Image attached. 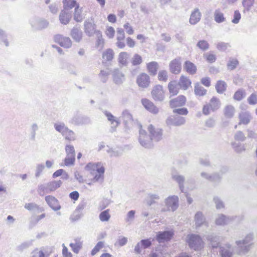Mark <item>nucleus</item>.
<instances>
[{
    "label": "nucleus",
    "mask_w": 257,
    "mask_h": 257,
    "mask_svg": "<svg viewBox=\"0 0 257 257\" xmlns=\"http://www.w3.org/2000/svg\"><path fill=\"white\" fill-rule=\"evenodd\" d=\"M126 43L128 47L133 48L135 46V41L130 37H128L126 39Z\"/></svg>",
    "instance_id": "59"
},
{
    "label": "nucleus",
    "mask_w": 257,
    "mask_h": 257,
    "mask_svg": "<svg viewBox=\"0 0 257 257\" xmlns=\"http://www.w3.org/2000/svg\"><path fill=\"white\" fill-rule=\"evenodd\" d=\"M110 218L109 214V210L107 209L104 211L101 212L99 214V219L101 221H107Z\"/></svg>",
    "instance_id": "40"
},
{
    "label": "nucleus",
    "mask_w": 257,
    "mask_h": 257,
    "mask_svg": "<svg viewBox=\"0 0 257 257\" xmlns=\"http://www.w3.org/2000/svg\"><path fill=\"white\" fill-rule=\"evenodd\" d=\"M254 0H243V5L246 8H249L254 3Z\"/></svg>",
    "instance_id": "56"
},
{
    "label": "nucleus",
    "mask_w": 257,
    "mask_h": 257,
    "mask_svg": "<svg viewBox=\"0 0 257 257\" xmlns=\"http://www.w3.org/2000/svg\"><path fill=\"white\" fill-rule=\"evenodd\" d=\"M123 27L125 29L126 32L128 35H132L134 34V30L129 23H127L124 24Z\"/></svg>",
    "instance_id": "53"
},
{
    "label": "nucleus",
    "mask_w": 257,
    "mask_h": 257,
    "mask_svg": "<svg viewBox=\"0 0 257 257\" xmlns=\"http://www.w3.org/2000/svg\"><path fill=\"white\" fill-rule=\"evenodd\" d=\"M215 111L214 109H213L208 104H206L204 105H203L202 108V112L205 115H209L211 111Z\"/></svg>",
    "instance_id": "46"
},
{
    "label": "nucleus",
    "mask_w": 257,
    "mask_h": 257,
    "mask_svg": "<svg viewBox=\"0 0 257 257\" xmlns=\"http://www.w3.org/2000/svg\"><path fill=\"white\" fill-rule=\"evenodd\" d=\"M143 62V59L141 55L136 54L134 55L131 63L133 66H138L142 64Z\"/></svg>",
    "instance_id": "37"
},
{
    "label": "nucleus",
    "mask_w": 257,
    "mask_h": 257,
    "mask_svg": "<svg viewBox=\"0 0 257 257\" xmlns=\"http://www.w3.org/2000/svg\"><path fill=\"white\" fill-rule=\"evenodd\" d=\"M174 233L172 231H164L159 232L157 236V240L161 242L169 240L173 236Z\"/></svg>",
    "instance_id": "16"
},
{
    "label": "nucleus",
    "mask_w": 257,
    "mask_h": 257,
    "mask_svg": "<svg viewBox=\"0 0 257 257\" xmlns=\"http://www.w3.org/2000/svg\"><path fill=\"white\" fill-rule=\"evenodd\" d=\"M213 109L216 110L219 108L221 105L220 101L218 98L216 96H213L209 102L207 103Z\"/></svg>",
    "instance_id": "24"
},
{
    "label": "nucleus",
    "mask_w": 257,
    "mask_h": 257,
    "mask_svg": "<svg viewBox=\"0 0 257 257\" xmlns=\"http://www.w3.org/2000/svg\"><path fill=\"white\" fill-rule=\"evenodd\" d=\"M86 171L92 176L88 179L87 184L92 185L97 182H102L104 180L105 167L101 162L89 163L85 167Z\"/></svg>",
    "instance_id": "2"
},
{
    "label": "nucleus",
    "mask_w": 257,
    "mask_h": 257,
    "mask_svg": "<svg viewBox=\"0 0 257 257\" xmlns=\"http://www.w3.org/2000/svg\"><path fill=\"white\" fill-rule=\"evenodd\" d=\"M197 46L202 51H206L209 49V44L207 41L202 40L198 42Z\"/></svg>",
    "instance_id": "38"
},
{
    "label": "nucleus",
    "mask_w": 257,
    "mask_h": 257,
    "mask_svg": "<svg viewBox=\"0 0 257 257\" xmlns=\"http://www.w3.org/2000/svg\"><path fill=\"white\" fill-rule=\"evenodd\" d=\"M226 83L222 80H219L216 82L215 88L218 93H223L226 89Z\"/></svg>",
    "instance_id": "26"
},
{
    "label": "nucleus",
    "mask_w": 257,
    "mask_h": 257,
    "mask_svg": "<svg viewBox=\"0 0 257 257\" xmlns=\"http://www.w3.org/2000/svg\"><path fill=\"white\" fill-rule=\"evenodd\" d=\"M226 248L222 247L220 250V255L221 257H231L232 254V251L229 245H227Z\"/></svg>",
    "instance_id": "34"
},
{
    "label": "nucleus",
    "mask_w": 257,
    "mask_h": 257,
    "mask_svg": "<svg viewBox=\"0 0 257 257\" xmlns=\"http://www.w3.org/2000/svg\"><path fill=\"white\" fill-rule=\"evenodd\" d=\"M62 183L60 180L50 182L47 184V189L50 192L54 191L61 186Z\"/></svg>",
    "instance_id": "25"
},
{
    "label": "nucleus",
    "mask_w": 257,
    "mask_h": 257,
    "mask_svg": "<svg viewBox=\"0 0 257 257\" xmlns=\"http://www.w3.org/2000/svg\"><path fill=\"white\" fill-rule=\"evenodd\" d=\"M149 134L142 128L139 131V141L145 148L151 145L152 141L159 142L163 139V131L162 128H156L150 124L147 127Z\"/></svg>",
    "instance_id": "1"
},
{
    "label": "nucleus",
    "mask_w": 257,
    "mask_h": 257,
    "mask_svg": "<svg viewBox=\"0 0 257 257\" xmlns=\"http://www.w3.org/2000/svg\"><path fill=\"white\" fill-rule=\"evenodd\" d=\"M136 82L139 87L147 88L151 83L150 77L147 74L142 73L138 76Z\"/></svg>",
    "instance_id": "5"
},
{
    "label": "nucleus",
    "mask_w": 257,
    "mask_h": 257,
    "mask_svg": "<svg viewBox=\"0 0 257 257\" xmlns=\"http://www.w3.org/2000/svg\"><path fill=\"white\" fill-rule=\"evenodd\" d=\"M226 222V218L225 216L221 215L218 217L216 220V223L217 225H224Z\"/></svg>",
    "instance_id": "51"
},
{
    "label": "nucleus",
    "mask_w": 257,
    "mask_h": 257,
    "mask_svg": "<svg viewBox=\"0 0 257 257\" xmlns=\"http://www.w3.org/2000/svg\"><path fill=\"white\" fill-rule=\"evenodd\" d=\"M241 19V15L238 11H235L233 15V18L232 22L234 24H237Z\"/></svg>",
    "instance_id": "47"
},
{
    "label": "nucleus",
    "mask_w": 257,
    "mask_h": 257,
    "mask_svg": "<svg viewBox=\"0 0 257 257\" xmlns=\"http://www.w3.org/2000/svg\"><path fill=\"white\" fill-rule=\"evenodd\" d=\"M184 69L190 74H194L197 71V67L195 65L189 61H186L185 62Z\"/></svg>",
    "instance_id": "20"
},
{
    "label": "nucleus",
    "mask_w": 257,
    "mask_h": 257,
    "mask_svg": "<svg viewBox=\"0 0 257 257\" xmlns=\"http://www.w3.org/2000/svg\"><path fill=\"white\" fill-rule=\"evenodd\" d=\"M151 95L155 101H162L165 98V90L162 85L157 84L152 89Z\"/></svg>",
    "instance_id": "4"
},
{
    "label": "nucleus",
    "mask_w": 257,
    "mask_h": 257,
    "mask_svg": "<svg viewBox=\"0 0 257 257\" xmlns=\"http://www.w3.org/2000/svg\"><path fill=\"white\" fill-rule=\"evenodd\" d=\"M104 43V40L102 38V36H99V38L96 42V45L97 47H103Z\"/></svg>",
    "instance_id": "61"
},
{
    "label": "nucleus",
    "mask_w": 257,
    "mask_h": 257,
    "mask_svg": "<svg viewBox=\"0 0 257 257\" xmlns=\"http://www.w3.org/2000/svg\"><path fill=\"white\" fill-rule=\"evenodd\" d=\"M139 243L144 248H146L151 245V241L149 239H144L142 240Z\"/></svg>",
    "instance_id": "55"
},
{
    "label": "nucleus",
    "mask_w": 257,
    "mask_h": 257,
    "mask_svg": "<svg viewBox=\"0 0 257 257\" xmlns=\"http://www.w3.org/2000/svg\"><path fill=\"white\" fill-rule=\"evenodd\" d=\"M238 64V61L236 59H230L228 64L227 67L230 70L235 69Z\"/></svg>",
    "instance_id": "45"
},
{
    "label": "nucleus",
    "mask_w": 257,
    "mask_h": 257,
    "mask_svg": "<svg viewBox=\"0 0 257 257\" xmlns=\"http://www.w3.org/2000/svg\"><path fill=\"white\" fill-rule=\"evenodd\" d=\"M238 125H247L251 119V115L248 112H241L238 114Z\"/></svg>",
    "instance_id": "14"
},
{
    "label": "nucleus",
    "mask_w": 257,
    "mask_h": 257,
    "mask_svg": "<svg viewBox=\"0 0 257 257\" xmlns=\"http://www.w3.org/2000/svg\"><path fill=\"white\" fill-rule=\"evenodd\" d=\"M74 19L78 22H81L83 20L82 10L81 9L79 8V6H77V7H76L75 8L74 13Z\"/></svg>",
    "instance_id": "31"
},
{
    "label": "nucleus",
    "mask_w": 257,
    "mask_h": 257,
    "mask_svg": "<svg viewBox=\"0 0 257 257\" xmlns=\"http://www.w3.org/2000/svg\"><path fill=\"white\" fill-rule=\"evenodd\" d=\"M187 241L190 247L195 250L201 249L204 246L203 241L201 237L197 235H189Z\"/></svg>",
    "instance_id": "3"
},
{
    "label": "nucleus",
    "mask_w": 257,
    "mask_h": 257,
    "mask_svg": "<svg viewBox=\"0 0 257 257\" xmlns=\"http://www.w3.org/2000/svg\"><path fill=\"white\" fill-rule=\"evenodd\" d=\"M178 204L177 196H173L168 197L166 200V204L169 210L174 211L176 209Z\"/></svg>",
    "instance_id": "11"
},
{
    "label": "nucleus",
    "mask_w": 257,
    "mask_h": 257,
    "mask_svg": "<svg viewBox=\"0 0 257 257\" xmlns=\"http://www.w3.org/2000/svg\"><path fill=\"white\" fill-rule=\"evenodd\" d=\"M114 53L111 49H107L102 54L103 63H107L111 61L114 58Z\"/></svg>",
    "instance_id": "17"
},
{
    "label": "nucleus",
    "mask_w": 257,
    "mask_h": 257,
    "mask_svg": "<svg viewBox=\"0 0 257 257\" xmlns=\"http://www.w3.org/2000/svg\"><path fill=\"white\" fill-rule=\"evenodd\" d=\"M167 87L171 97L177 95L179 93V90L180 89L178 84H177L175 80H172L169 82Z\"/></svg>",
    "instance_id": "12"
},
{
    "label": "nucleus",
    "mask_w": 257,
    "mask_h": 257,
    "mask_svg": "<svg viewBox=\"0 0 257 257\" xmlns=\"http://www.w3.org/2000/svg\"><path fill=\"white\" fill-rule=\"evenodd\" d=\"M245 96V92L242 89H238L233 95V99L236 101H240Z\"/></svg>",
    "instance_id": "36"
},
{
    "label": "nucleus",
    "mask_w": 257,
    "mask_h": 257,
    "mask_svg": "<svg viewBox=\"0 0 257 257\" xmlns=\"http://www.w3.org/2000/svg\"><path fill=\"white\" fill-rule=\"evenodd\" d=\"M178 84L180 89L186 90L191 87L192 81L189 77L182 75L179 78Z\"/></svg>",
    "instance_id": "8"
},
{
    "label": "nucleus",
    "mask_w": 257,
    "mask_h": 257,
    "mask_svg": "<svg viewBox=\"0 0 257 257\" xmlns=\"http://www.w3.org/2000/svg\"><path fill=\"white\" fill-rule=\"evenodd\" d=\"M174 113H177L181 115H186L188 114V110L186 108H181L175 109L173 110Z\"/></svg>",
    "instance_id": "52"
},
{
    "label": "nucleus",
    "mask_w": 257,
    "mask_h": 257,
    "mask_svg": "<svg viewBox=\"0 0 257 257\" xmlns=\"http://www.w3.org/2000/svg\"><path fill=\"white\" fill-rule=\"evenodd\" d=\"M75 161V156L67 155L64 160L65 165L66 166H70L73 165Z\"/></svg>",
    "instance_id": "44"
},
{
    "label": "nucleus",
    "mask_w": 257,
    "mask_h": 257,
    "mask_svg": "<svg viewBox=\"0 0 257 257\" xmlns=\"http://www.w3.org/2000/svg\"><path fill=\"white\" fill-rule=\"evenodd\" d=\"M201 14L198 10H195L191 15L190 22L191 24H196L200 19Z\"/></svg>",
    "instance_id": "27"
},
{
    "label": "nucleus",
    "mask_w": 257,
    "mask_h": 257,
    "mask_svg": "<svg viewBox=\"0 0 257 257\" xmlns=\"http://www.w3.org/2000/svg\"><path fill=\"white\" fill-rule=\"evenodd\" d=\"M144 107L150 112L157 114L159 112V109L155 105L154 103L147 98H143L141 100Z\"/></svg>",
    "instance_id": "10"
},
{
    "label": "nucleus",
    "mask_w": 257,
    "mask_h": 257,
    "mask_svg": "<svg viewBox=\"0 0 257 257\" xmlns=\"http://www.w3.org/2000/svg\"><path fill=\"white\" fill-rule=\"evenodd\" d=\"M170 72L175 74H178L181 71V63L180 59H175L169 64Z\"/></svg>",
    "instance_id": "9"
},
{
    "label": "nucleus",
    "mask_w": 257,
    "mask_h": 257,
    "mask_svg": "<svg viewBox=\"0 0 257 257\" xmlns=\"http://www.w3.org/2000/svg\"><path fill=\"white\" fill-rule=\"evenodd\" d=\"M71 18V13L65 10H63L61 11L59 16V20L60 22L64 25H66L69 22Z\"/></svg>",
    "instance_id": "18"
},
{
    "label": "nucleus",
    "mask_w": 257,
    "mask_h": 257,
    "mask_svg": "<svg viewBox=\"0 0 257 257\" xmlns=\"http://www.w3.org/2000/svg\"><path fill=\"white\" fill-rule=\"evenodd\" d=\"M115 33V30L112 27L107 26L106 27V30L105 31V34L108 38H109V39L113 38L114 36Z\"/></svg>",
    "instance_id": "41"
},
{
    "label": "nucleus",
    "mask_w": 257,
    "mask_h": 257,
    "mask_svg": "<svg viewBox=\"0 0 257 257\" xmlns=\"http://www.w3.org/2000/svg\"><path fill=\"white\" fill-rule=\"evenodd\" d=\"M64 172V170H63V169H59L58 170H57L56 171H55L53 174V178H56V177H58L61 175H62Z\"/></svg>",
    "instance_id": "62"
},
{
    "label": "nucleus",
    "mask_w": 257,
    "mask_h": 257,
    "mask_svg": "<svg viewBox=\"0 0 257 257\" xmlns=\"http://www.w3.org/2000/svg\"><path fill=\"white\" fill-rule=\"evenodd\" d=\"M62 253L63 257H73L72 254L68 250L67 247L63 244L62 245Z\"/></svg>",
    "instance_id": "49"
},
{
    "label": "nucleus",
    "mask_w": 257,
    "mask_h": 257,
    "mask_svg": "<svg viewBox=\"0 0 257 257\" xmlns=\"http://www.w3.org/2000/svg\"><path fill=\"white\" fill-rule=\"evenodd\" d=\"M148 72L151 75H156L159 69V65L158 62L152 61L146 64Z\"/></svg>",
    "instance_id": "15"
},
{
    "label": "nucleus",
    "mask_w": 257,
    "mask_h": 257,
    "mask_svg": "<svg viewBox=\"0 0 257 257\" xmlns=\"http://www.w3.org/2000/svg\"><path fill=\"white\" fill-rule=\"evenodd\" d=\"M235 111L234 106L231 105H227L224 107L223 113L226 117L231 118L234 116Z\"/></svg>",
    "instance_id": "23"
},
{
    "label": "nucleus",
    "mask_w": 257,
    "mask_h": 257,
    "mask_svg": "<svg viewBox=\"0 0 257 257\" xmlns=\"http://www.w3.org/2000/svg\"><path fill=\"white\" fill-rule=\"evenodd\" d=\"M69 245L74 253H78L82 248V243L79 240H76L75 243H71Z\"/></svg>",
    "instance_id": "33"
},
{
    "label": "nucleus",
    "mask_w": 257,
    "mask_h": 257,
    "mask_svg": "<svg viewBox=\"0 0 257 257\" xmlns=\"http://www.w3.org/2000/svg\"><path fill=\"white\" fill-rule=\"evenodd\" d=\"M185 122V118L183 117H179L177 120L175 121L174 125L175 126H179L184 124Z\"/></svg>",
    "instance_id": "58"
},
{
    "label": "nucleus",
    "mask_w": 257,
    "mask_h": 257,
    "mask_svg": "<svg viewBox=\"0 0 257 257\" xmlns=\"http://www.w3.org/2000/svg\"><path fill=\"white\" fill-rule=\"evenodd\" d=\"M69 196L71 199L74 201H76L78 200L79 197V194L77 191H75L70 193L69 194Z\"/></svg>",
    "instance_id": "57"
},
{
    "label": "nucleus",
    "mask_w": 257,
    "mask_h": 257,
    "mask_svg": "<svg viewBox=\"0 0 257 257\" xmlns=\"http://www.w3.org/2000/svg\"><path fill=\"white\" fill-rule=\"evenodd\" d=\"M203 215L200 212H198L196 214L195 216V219L196 221L200 224L199 221L202 220Z\"/></svg>",
    "instance_id": "63"
},
{
    "label": "nucleus",
    "mask_w": 257,
    "mask_h": 257,
    "mask_svg": "<svg viewBox=\"0 0 257 257\" xmlns=\"http://www.w3.org/2000/svg\"><path fill=\"white\" fill-rule=\"evenodd\" d=\"M128 55L126 52H122L119 53L118 57V62L122 65H125L127 62Z\"/></svg>",
    "instance_id": "32"
},
{
    "label": "nucleus",
    "mask_w": 257,
    "mask_h": 257,
    "mask_svg": "<svg viewBox=\"0 0 257 257\" xmlns=\"http://www.w3.org/2000/svg\"><path fill=\"white\" fill-rule=\"evenodd\" d=\"M84 31L89 36H91L94 34L98 36H101V32L96 29V26L93 22L87 21L85 22Z\"/></svg>",
    "instance_id": "6"
},
{
    "label": "nucleus",
    "mask_w": 257,
    "mask_h": 257,
    "mask_svg": "<svg viewBox=\"0 0 257 257\" xmlns=\"http://www.w3.org/2000/svg\"><path fill=\"white\" fill-rule=\"evenodd\" d=\"M204 57L206 61L210 63L214 62L216 59V55L213 52L206 54Z\"/></svg>",
    "instance_id": "42"
},
{
    "label": "nucleus",
    "mask_w": 257,
    "mask_h": 257,
    "mask_svg": "<svg viewBox=\"0 0 257 257\" xmlns=\"http://www.w3.org/2000/svg\"><path fill=\"white\" fill-rule=\"evenodd\" d=\"M67 155L75 156L74 147L72 145H67L65 148Z\"/></svg>",
    "instance_id": "50"
},
{
    "label": "nucleus",
    "mask_w": 257,
    "mask_h": 257,
    "mask_svg": "<svg viewBox=\"0 0 257 257\" xmlns=\"http://www.w3.org/2000/svg\"><path fill=\"white\" fill-rule=\"evenodd\" d=\"M104 246V243L103 241H99L94 247L92 249L91 254L92 255H95Z\"/></svg>",
    "instance_id": "39"
},
{
    "label": "nucleus",
    "mask_w": 257,
    "mask_h": 257,
    "mask_svg": "<svg viewBox=\"0 0 257 257\" xmlns=\"http://www.w3.org/2000/svg\"><path fill=\"white\" fill-rule=\"evenodd\" d=\"M55 129L59 132L61 133L62 134L64 133V132L67 128L66 127L64 123H56L54 125Z\"/></svg>",
    "instance_id": "48"
},
{
    "label": "nucleus",
    "mask_w": 257,
    "mask_h": 257,
    "mask_svg": "<svg viewBox=\"0 0 257 257\" xmlns=\"http://www.w3.org/2000/svg\"><path fill=\"white\" fill-rule=\"evenodd\" d=\"M158 79L159 81L166 82L168 81L169 78L168 73L166 70H161L158 73Z\"/></svg>",
    "instance_id": "29"
},
{
    "label": "nucleus",
    "mask_w": 257,
    "mask_h": 257,
    "mask_svg": "<svg viewBox=\"0 0 257 257\" xmlns=\"http://www.w3.org/2000/svg\"><path fill=\"white\" fill-rule=\"evenodd\" d=\"M201 83L206 87H209L211 85L210 79L209 77H203L201 79Z\"/></svg>",
    "instance_id": "54"
},
{
    "label": "nucleus",
    "mask_w": 257,
    "mask_h": 257,
    "mask_svg": "<svg viewBox=\"0 0 257 257\" xmlns=\"http://www.w3.org/2000/svg\"><path fill=\"white\" fill-rule=\"evenodd\" d=\"M64 9L68 11L73 8H75L77 6H79L76 0H63Z\"/></svg>",
    "instance_id": "21"
},
{
    "label": "nucleus",
    "mask_w": 257,
    "mask_h": 257,
    "mask_svg": "<svg viewBox=\"0 0 257 257\" xmlns=\"http://www.w3.org/2000/svg\"><path fill=\"white\" fill-rule=\"evenodd\" d=\"M82 33L76 28H74L71 31V36L77 42H79L82 38Z\"/></svg>",
    "instance_id": "28"
},
{
    "label": "nucleus",
    "mask_w": 257,
    "mask_h": 257,
    "mask_svg": "<svg viewBox=\"0 0 257 257\" xmlns=\"http://www.w3.org/2000/svg\"><path fill=\"white\" fill-rule=\"evenodd\" d=\"M194 93L198 96H204L207 94V90L199 83H196L194 85Z\"/></svg>",
    "instance_id": "22"
},
{
    "label": "nucleus",
    "mask_w": 257,
    "mask_h": 257,
    "mask_svg": "<svg viewBox=\"0 0 257 257\" xmlns=\"http://www.w3.org/2000/svg\"><path fill=\"white\" fill-rule=\"evenodd\" d=\"M187 98L183 95H180L178 97L170 100L169 104L171 108H176L185 105Z\"/></svg>",
    "instance_id": "7"
},
{
    "label": "nucleus",
    "mask_w": 257,
    "mask_h": 257,
    "mask_svg": "<svg viewBox=\"0 0 257 257\" xmlns=\"http://www.w3.org/2000/svg\"><path fill=\"white\" fill-rule=\"evenodd\" d=\"M108 21L112 23H114L116 22V17L113 14H109L107 17Z\"/></svg>",
    "instance_id": "64"
},
{
    "label": "nucleus",
    "mask_w": 257,
    "mask_h": 257,
    "mask_svg": "<svg viewBox=\"0 0 257 257\" xmlns=\"http://www.w3.org/2000/svg\"><path fill=\"white\" fill-rule=\"evenodd\" d=\"M247 101L250 105L257 104V93L254 92L251 94L247 98Z\"/></svg>",
    "instance_id": "43"
},
{
    "label": "nucleus",
    "mask_w": 257,
    "mask_h": 257,
    "mask_svg": "<svg viewBox=\"0 0 257 257\" xmlns=\"http://www.w3.org/2000/svg\"><path fill=\"white\" fill-rule=\"evenodd\" d=\"M65 139L69 141H73L75 140V134L74 132L68 128L62 134Z\"/></svg>",
    "instance_id": "35"
},
{
    "label": "nucleus",
    "mask_w": 257,
    "mask_h": 257,
    "mask_svg": "<svg viewBox=\"0 0 257 257\" xmlns=\"http://www.w3.org/2000/svg\"><path fill=\"white\" fill-rule=\"evenodd\" d=\"M214 120L212 118H209L205 121V126L208 127H211L214 125Z\"/></svg>",
    "instance_id": "60"
},
{
    "label": "nucleus",
    "mask_w": 257,
    "mask_h": 257,
    "mask_svg": "<svg viewBox=\"0 0 257 257\" xmlns=\"http://www.w3.org/2000/svg\"><path fill=\"white\" fill-rule=\"evenodd\" d=\"M214 20L218 23H221L225 21L224 14L219 10H217L214 12Z\"/></svg>",
    "instance_id": "30"
},
{
    "label": "nucleus",
    "mask_w": 257,
    "mask_h": 257,
    "mask_svg": "<svg viewBox=\"0 0 257 257\" xmlns=\"http://www.w3.org/2000/svg\"><path fill=\"white\" fill-rule=\"evenodd\" d=\"M56 40L60 45L63 47L69 48L71 45V40L68 38L58 36L56 37Z\"/></svg>",
    "instance_id": "19"
},
{
    "label": "nucleus",
    "mask_w": 257,
    "mask_h": 257,
    "mask_svg": "<svg viewBox=\"0 0 257 257\" xmlns=\"http://www.w3.org/2000/svg\"><path fill=\"white\" fill-rule=\"evenodd\" d=\"M45 200L49 205L54 210H58L60 208V205L56 198L52 196H47L45 197Z\"/></svg>",
    "instance_id": "13"
}]
</instances>
